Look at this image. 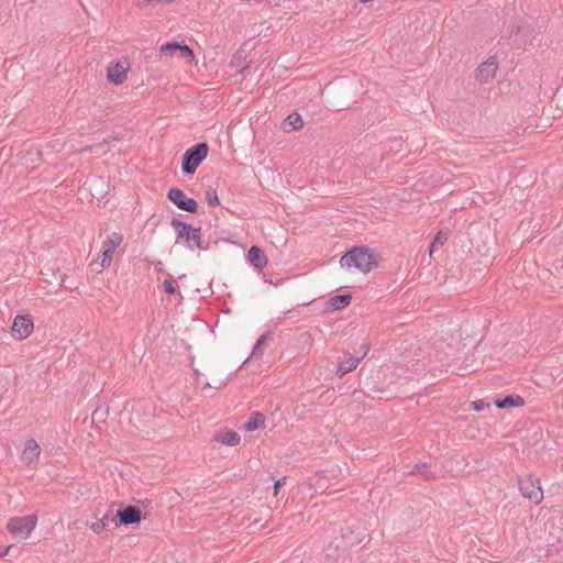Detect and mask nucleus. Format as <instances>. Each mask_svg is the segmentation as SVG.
Wrapping results in <instances>:
<instances>
[{
    "instance_id": "nucleus-3",
    "label": "nucleus",
    "mask_w": 563,
    "mask_h": 563,
    "mask_svg": "<svg viewBox=\"0 0 563 563\" xmlns=\"http://www.w3.org/2000/svg\"><path fill=\"white\" fill-rule=\"evenodd\" d=\"M209 145L205 142L197 143L189 147L181 158V170L186 175H192L198 166L207 158Z\"/></svg>"
},
{
    "instance_id": "nucleus-27",
    "label": "nucleus",
    "mask_w": 563,
    "mask_h": 563,
    "mask_svg": "<svg viewBox=\"0 0 563 563\" xmlns=\"http://www.w3.org/2000/svg\"><path fill=\"white\" fill-rule=\"evenodd\" d=\"M444 240H445V236H443V235L441 234V232H439V233L435 235V238H434V240L432 241V243H431V249L435 247L438 244L442 245V244L444 243Z\"/></svg>"
},
{
    "instance_id": "nucleus-29",
    "label": "nucleus",
    "mask_w": 563,
    "mask_h": 563,
    "mask_svg": "<svg viewBox=\"0 0 563 563\" xmlns=\"http://www.w3.org/2000/svg\"><path fill=\"white\" fill-rule=\"evenodd\" d=\"M285 484V478L278 479L274 484V495L276 496L278 493V489Z\"/></svg>"
},
{
    "instance_id": "nucleus-16",
    "label": "nucleus",
    "mask_w": 563,
    "mask_h": 563,
    "mask_svg": "<svg viewBox=\"0 0 563 563\" xmlns=\"http://www.w3.org/2000/svg\"><path fill=\"white\" fill-rule=\"evenodd\" d=\"M352 296L350 294H341L330 298L327 302L329 310H342L346 308L351 302Z\"/></svg>"
},
{
    "instance_id": "nucleus-31",
    "label": "nucleus",
    "mask_w": 563,
    "mask_h": 563,
    "mask_svg": "<svg viewBox=\"0 0 563 563\" xmlns=\"http://www.w3.org/2000/svg\"><path fill=\"white\" fill-rule=\"evenodd\" d=\"M155 271L157 272H164V267H163V263L162 262H157L155 264Z\"/></svg>"
},
{
    "instance_id": "nucleus-9",
    "label": "nucleus",
    "mask_w": 563,
    "mask_h": 563,
    "mask_svg": "<svg viewBox=\"0 0 563 563\" xmlns=\"http://www.w3.org/2000/svg\"><path fill=\"white\" fill-rule=\"evenodd\" d=\"M86 526L96 534H101L102 532L110 530L111 527H118V522L113 512L108 510L100 518L95 516L91 520H87Z\"/></svg>"
},
{
    "instance_id": "nucleus-13",
    "label": "nucleus",
    "mask_w": 563,
    "mask_h": 563,
    "mask_svg": "<svg viewBox=\"0 0 563 563\" xmlns=\"http://www.w3.org/2000/svg\"><path fill=\"white\" fill-rule=\"evenodd\" d=\"M161 52L164 54H169L172 56L178 54L179 57L185 59H194V52L187 44L168 42L161 47Z\"/></svg>"
},
{
    "instance_id": "nucleus-30",
    "label": "nucleus",
    "mask_w": 563,
    "mask_h": 563,
    "mask_svg": "<svg viewBox=\"0 0 563 563\" xmlns=\"http://www.w3.org/2000/svg\"><path fill=\"white\" fill-rule=\"evenodd\" d=\"M101 417H102V412L99 409L93 411V413H92L93 419H100Z\"/></svg>"
},
{
    "instance_id": "nucleus-6",
    "label": "nucleus",
    "mask_w": 563,
    "mask_h": 563,
    "mask_svg": "<svg viewBox=\"0 0 563 563\" xmlns=\"http://www.w3.org/2000/svg\"><path fill=\"white\" fill-rule=\"evenodd\" d=\"M123 235L119 232H112L107 235L101 245L100 264L102 267H109L111 264L112 255L115 250L122 244Z\"/></svg>"
},
{
    "instance_id": "nucleus-7",
    "label": "nucleus",
    "mask_w": 563,
    "mask_h": 563,
    "mask_svg": "<svg viewBox=\"0 0 563 563\" xmlns=\"http://www.w3.org/2000/svg\"><path fill=\"white\" fill-rule=\"evenodd\" d=\"M167 198L180 210L189 213L197 212V201L194 198L187 197L186 194L177 187H173L168 190Z\"/></svg>"
},
{
    "instance_id": "nucleus-12",
    "label": "nucleus",
    "mask_w": 563,
    "mask_h": 563,
    "mask_svg": "<svg viewBox=\"0 0 563 563\" xmlns=\"http://www.w3.org/2000/svg\"><path fill=\"white\" fill-rule=\"evenodd\" d=\"M364 351L360 356H353L351 354L346 355L342 361L339 362L336 374L340 378H342L345 374L355 369L361 360H363L368 353V346L364 345Z\"/></svg>"
},
{
    "instance_id": "nucleus-22",
    "label": "nucleus",
    "mask_w": 563,
    "mask_h": 563,
    "mask_svg": "<svg viewBox=\"0 0 563 563\" xmlns=\"http://www.w3.org/2000/svg\"><path fill=\"white\" fill-rule=\"evenodd\" d=\"M271 335V332H266L262 334L255 342L253 350H252V356H262L263 355V346L267 340V338Z\"/></svg>"
},
{
    "instance_id": "nucleus-26",
    "label": "nucleus",
    "mask_w": 563,
    "mask_h": 563,
    "mask_svg": "<svg viewBox=\"0 0 563 563\" xmlns=\"http://www.w3.org/2000/svg\"><path fill=\"white\" fill-rule=\"evenodd\" d=\"M139 7L150 5L154 3H172L174 0H135Z\"/></svg>"
},
{
    "instance_id": "nucleus-25",
    "label": "nucleus",
    "mask_w": 563,
    "mask_h": 563,
    "mask_svg": "<svg viewBox=\"0 0 563 563\" xmlns=\"http://www.w3.org/2000/svg\"><path fill=\"white\" fill-rule=\"evenodd\" d=\"M206 200L209 206H218L220 203L218 192L216 189H208L206 191Z\"/></svg>"
},
{
    "instance_id": "nucleus-11",
    "label": "nucleus",
    "mask_w": 563,
    "mask_h": 563,
    "mask_svg": "<svg viewBox=\"0 0 563 563\" xmlns=\"http://www.w3.org/2000/svg\"><path fill=\"white\" fill-rule=\"evenodd\" d=\"M498 69V62L496 57H488L485 62L478 65L476 69V80L481 84H486L492 80Z\"/></svg>"
},
{
    "instance_id": "nucleus-2",
    "label": "nucleus",
    "mask_w": 563,
    "mask_h": 563,
    "mask_svg": "<svg viewBox=\"0 0 563 563\" xmlns=\"http://www.w3.org/2000/svg\"><path fill=\"white\" fill-rule=\"evenodd\" d=\"M170 225L176 233L175 243L183 244L188 251H207L208 245H203L201 240V229L178 219H172Z\"/></svg>"
},
{
    "instance_id": "nucleus-18",
    "label": "nucleus",
    "mask_w": 563,
    "mask_h": 563,
    "mask_svg": "<svg viewBox=\"0 0 563 563\" xmlns=\"http://www.w3.org/2000/svg\"><path fill=\"white\" fill-rule=\"evenodd\" d=\"M525 405V400L519 395H508L503 399H498L496 401V407L499 409H505L509 407H521Z\"/></svg>"
},
{
    "instance_id": "nucleus-14",
    "label": "nucleus",
    "mask_w": 563,
    "mask_h": 563,
    "mask_svg": "<svg viewBox=\"0 0 563 563\" xmlns=\"http://www.w3.org/2000/svg\"><path fill=\"white\" fill-rule=\"evenodd\" d=\"M128 69L123 63L112 64L107 69V78L115 86L121 85L126 79Z\"/></svg>"
},
{
    "instance_id": "nucleus-10",
    "label": "nucleus",
    "mask_w": 563,
    "mask_h": 563,
    "mask_svg": "<svg viewBox=\"0 0 563 563\" xmlns=\"http://www.w3.org/2000/svg\"><path fill=\"white\" fill-rule=\"evenodd\" d=\"M114 517L117 518L118 526H131L140 523L143 519V514L140 508L135 506H128L118 510Z\"/></svg>"
},
{
    "instance_id": "nucleus-1",
    "label": "nucleus",
    "mask_w": 563,
    "mask_h": 563,
    "mask_svg": "<svg viewBox=\"0 0 563 563\" xmlns=\"http://www.w3.org/2000/svg\"><path fill=\"white\" fill-rule=\"evenodd\" d=\"M343 268H356L363 273H368L378 266L376 254L367 246H354L347 251L340 260Z\"/></svg>"
},
{
    "instance_id": "nucleus-4",
    "label": "nucleus",
    "mask_w": 563,
    "mask_h": 563,
    "mask_svg": "<svg viewBox=\"0 0 563 563\" xmlns=\"http://www.w3.org/2000/svg\"><path fill=\"white\" fill-rule=\"evenodd\" d=\"M36 523V515L12 517L8 521L7 529L11 534L20 537L22 539H26L35 529Z\"/></svg>"
},
{
    "instance_id": "nucleus-20",
    "label": "nucleus",
    "mask_w": 563,
    "mask_h": 563,
    "mask_svg": "<svg viewBox=\"0 0 563 563\" xmlns=\"http://www.w3.org/2000/svg\"><path fill=\"white\" fill-rule=\"evenodd\" d=\"M216 441H218L224 445L234 446L240 443L241 437L238 432H235L233 430H229V431L224 432L223 434L216 437Z\"/></svg>"
},
{
    "instance_id": "nucleus-15",
    "label": "nucleus",
    "mask_w": 563,
    "mask_h": 563,
    "mask_svg": "<svg viewBox=\"0 0 563 563\" xmlns=\"http://www.w3.org/2000/svg\"><path fill=\"white\" fill-rule=\"evenodd\" d=\"M247 260L257 269H262L267 264V257L263 250L257 245H252L247 253Z\"/></svg>"
},
{
    "instance_id": "nucleus-23",
    "label": "nucleus",
    "mask_w": 563,
    "mask_h": 563,
    "mask_svg": "<svg viewBox=\"0 0 563 563\" xmlns=\"http://www.w3.org/2000/svg\"><path fill=\"white\" fill-rule=\"evenodd\" d=\"M410 474H420L426 479L434 478V474L428 471L427 464H416L411 470Z\"/></svg>"
},
{
    "instance_id": "nucleus-17",
    "label": "nucleus",
    "mask_w": 563,
    "mask_h": 563,
    "mask_svg": "<svg viewBox=\"0 0 563 563\" xmlns=\"http://www.w3.org/2000/svg\"><path fill=\"white\" fill-rule=\"evenodd\" d=\"M40 453L41 449L37 442L34 439H29L24 445L23 460L31 463L38 457Z\"/></svg>"
},
{
    "instance_id": "nucleus-19",
    "label": "nucleus",
    "mask_w": 563,
    "mask_h": 563,
    "mask_svg": "<svg viewBox=\"0 0 563 563\" xmlns=\"http://www.w3.org/2000/svg\"><path fill=\"white\" fill-rule=\"evenodd\" d=\"M264 422V415L258 411H255L251 415L250 419L244 423L243 429L246 432H252L257 430L260 426H263Z\"/></svg>"
},
{
    "instance_id": "nucleus-5",
    "label": "nucleus",
    "mask_w": 563,
    "mask_h": 563,
    "mask_svg": "<svg viewBox=\"0 0 563 563\" xmlns=\"http://www.w3.org/2000/svg\"><path fill=\"white\" fill-rule=\"evenodd\" d=\"M519 490L526 499L534 505H539L543 499V490L538 478L531 476L520 478Z\"/></svg>"
},
{
    "instance_id": "nucleus-21",
    "label": "nucleus",
    "mask_w": 563,
    "mask_h": 563,
    "mask_svg": "<svg viewBox=\"0 0 563 563\" xmlns=\"http://www.w3.org/2000/svg\"><path fill=\"white\" fill-rule=\"evenodd\" d=\"M285 122L290 126V130H299L303 125L302 118L298 112L288 114Z\"/></svg>"
},
{
    "instance_id": "nucleus-28",
    "label": "nucleus",
    "mask_w": 563,
    "mask_h": 563,
    "mask_svg": "<svg viewBox=\"0 0 563 563\" xmlns=\"http://www.w3.org/2000/svg\"><path fill=\"white\" fill-rule=\"evenodd\" d=\"M471 406H472L474 411L479 412V411L484 410L485 402L483 400H476V401H473L471 404Z\"/></svg>"
},
{
    "instance_id": "nucleus-24",
    "label": "nucleus",
    "mask_w": 563,
    "mask_h": 563,
    "mask_svg": "<svg viewBox=\"0 0 563 563\" xmlns=\"http://www.w3.org/2000/svg\"><path fill=\"white\" fill-rule=\"evenodd\" d=\"M163 286L165 292L169 295H174L176 292V282L170 274H167V278L164 280Z\"/></svg>"
},
{
    "instance_id": "nucleus-32",
    "label": "nucleus",
    "mask_w": 563,
    "mask_h": 563,
    "mask_svg": "<svg viewBox=\"0 0 563 563\" xmlns=\"http://www.w3.org/2000/svg\"><path fill=\"white\" fill-rule=\"evenodd\" d=\"M8 552H9V548H5L3 551H0V558L7 555Z\"/></svg>"
},
{
    "instance_id": "nucleus-8",
    "label": "nucleus",
    "mask_w": 563,
    "mask_h": 563,
    "mask_svg": "<svg viewBox=\"0 0 563 563\" xmlns=\"http://www.w3.org/2000/svg\"><path fill=\"white\" fill-rule=\"evenodd\" d=\"M34 329L33 319L30 314L16 316L11 327V334L15 340L29 338Z\"/></svg>"
}]
</instances>
